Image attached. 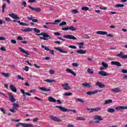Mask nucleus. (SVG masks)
Here are the masks:
<instances>
[{
	"label": "nucleus",
	"instance_id": "35",
	"mask_svg": "<svg viewBox=\"0 0 127 127\" xmlns=\"http://www.w3.org/2000/svg\"><path fill=\"white\" fill-rule=\"evenodd\" d=\"M107 112L108 113H115V112H116V110H115V109H114V108H108Z\"/></svg>",
	"mask_w": 127,
	"mask_h": 127
},
{
	"label": "nucleus",
	"instance_id": "18",
	"mask_svg": "<svg viewBox=\"0 0 127 127\" xmlns=\"http://www.w3.org/2000/svg\"><path fill=\"white\" fill-rule=\"evenodd\" d=\"M9 89L14 93H16L17 92V89L13 85H11L9 87Z\"/></svg>",
	"mask_w": 127,
	"mask_h": 127
},
{
	"label": "nucleus",
	"instance_id": "59",
	"mask_svg": "<svg viewBox=\"0 0 127 127\" xmlns=\"http://www.w3.org/2000/svg\"><path fill=\"white\" fill-rule=\"evenodd\" d=\"M67 127H77L74 126V125L68 124L67 125Z\"/></svg>",
	"mask_w": 127,
	"mask_h": 127
},
{
	"label": "nucleus",
	"instance_id": "53",
	"mask_svg": "<svg viewBox=\"0 0 127 127\" xmlns=\"http://www.w3.org/2000/svg\"><path fill=\"white\" fill-rule=\"evenodd\" d=\"M0 110L1 112H2L3 114H6V111L5 110H4V109L1 108H0Z\"/></svg>",
	"mask_w": 127,
	"mask_h": 127
},
{
	"label": "nucleus",
	"instance_id": "44",
	"mask_svg": "<svg viewBox=\"0 0 127 127\" xmlns=\"http://www.w3.org/2000/svg\"><path fill=\"white\" fill-rule=\"evenodd\" d=\"M95 112H99V111H101L102 110V107H98L94 108Z\"/></svg>",
	"mask_w": 127,
	"mask_h": 127
},
{
	"label": "nucleus",
	"instance_id": "1",
	"mask_svg": "<svg viewBox=\"0 0 127 127\" xmlns=\"http://www.w3.org/2000/svg\"><path fill=\"white\" fill-rule=\"evenodd\" d=\"M36 35H38L39 36L42 35L43 37H40V38L42 40H48L49 39H51V37L48 35V33L46 32H43L40 34H36Z\"/></svg>",
	"mask_w": 127,
	"mask_h": 127
},
{
	"label": "nucleus",
	"instance_id": "56",
	"mask_svg": "<svg viewBox=\"0 0 127 127\" xmlns=\"http://www.w3.org/2000/svg\"><path fill=\"white\" fill-rule=\"evenodd\" d=\"M5 20L6 21L8 22L11 21V20L10 19V18H9V17H5Z\"/></svg>",
	"mask_w": 127,
	"mask_h": 127
},
{
	"label": "nucleus",
	"instance_id": "27",
	"mask_svg": "<svg viewBox=\"0 0 127 127\" xmlns=\"http://www.w3.org/2000/svg\"><path fill=\"white\" fill-rule=\"evenodd\" d=\"M107 32L103 31H98L96 32V34H99L100 35H106L107 34Z\"/></svg>",
	"mask_w": 127,
	"mask_h": 127
},
{
	"label": "nucleus",
	"instance_id": "54",
	"mask_svg": "<svg viewBox=\"0 0 127 127\" xmlns=\"http://www.w3.org/2000/svg\"><path fill=\"white\" fill-rule=\"evenodd\" d=\"M71 12L73 14H76V13H78V10H76V9H74Z\"/></svg>",
	"mask_w": 127,
	"mask_h": 127
},
{
	"label": "nucleus",
	"instance_id": "36",
	"mask_svg": "<svg viewBox=\"0 0 127 127\" xmlns=\"http://www.w3.org/2000/svg\"><path fill=\"white\" fill-rule=\"evenodd\" d=\"M76 121H86V119L83 117H77L76 118Z\"/></svg>",
	"mask_w": 127,
	"mask_h": 127
},
{
	"label": "nucleus",
	"instance_id": "37",
	"mask_svg": "<svg viewBox=\"0 0 127 127\" xmlns=\"http://www.w3.org/2000/svg\"><path fill=\"white\" fill-rule=\"evenodd\" d=\"M87 73L88 74H94V71L93 70V69H91L90 68H88L87 69Z\"/></svg>",
	"mask_w": 127,
	"mask_h": 127
},
{
	"label": "nucleus",
	"instance_id": "31",
	"mask_svg": "<svg viewBox=\"0 0 127 127\" xmlns=\"http://www.w3.org/2000/svg\"><path fill=\"white\" fill-rule=\"evenodd\" d=\"M40 90L42 91H44L45 92H49V91H51V89H47L46 87H39Z\"/></svg>",
	"mask_w": 127,
	"mask_h": 127
},
{
	"label": "nucleus",
	"instance_id": "19",
	"mask_svg": "<svg viewBox=\"0 0 127 127\" xmlns=\"http://www.w3.org/2000/svg\"><path fill=\"white\" fill-rule=\"evenodd\" d=\"M56 108H59V109H60V110H62V112H68V111H69V109L65 108L62 107V106H56Z\"/></svg>",
	"mask_w": 127,
	"mask_h": 127
},
{
	"label": "nucleus",
	"instance_id": "6",
	"mask_svg": "<svg viewBox=\"0 0 127 127\" xmlns=\"http://www.w3.org/2000/svg\"><path fill=\"white\" fill-rule=\"evenodd\" d=\"M101 65H102V66L100 67V70H106V69H108V68L109 67V64H107L105 62H102L101 63Z\"/></svg>",
	"mask_w": 127,
	"mask_h": 127
},
{
	"label": "nucleus",
	"instance_id": "22",
	"mask_svg": "<svg viewBox=\"0 0 127 127\" xmlns=\"http://www.w3.org/2000/svg\"><path fill=\"white\" fill-rule=\"evenodd\" d=\"M116 111H120V110H127V106H118L115 108Z\"/></svg>",
	"mask_w": 127,
	"mask_h": 127
},
{
	"label": "nucleus",
	"instance_id": "3",
	"mask_svg": "<svg viewBox=\"0 0 127 127\" xmlns=\"http://www.w3.org/2000/svg\"><path fill=\"white\" fill-rule=\"evenodd\" d=\"M18 108H19V105L17 103H14L12 104V109H9V111L11 113H16L15 110L17 111Z\"/></svg>",
	"mask_w": 127,
	"mask_h": 127
},
{
	"label": "nucleus",
	"instance_id": "24",
	"mask_svg": "<svg viewBox=\"0 0 127 127\" xmlns=\"http://www.w3.org/2000/svg\"><path fill=\"white\" fill-rule=\"evenodd\" d=\"M76 53H78V54H86V52H87V51L86 50L80 49L76 51Z\"/></svg>",
	"mask_w": 127,
	"mask_h": 127
},
{
	"label": "nucleus",
	"instance_id": "33",
	"mask_svg": "<svg viewBox=\"0 0 127 127\" xmlns=\"http://www.w3.org/2000/svg\"><path fill=\"white\" fill-rule=\"evenodd\" d=\"M76 44L78 45L79 49H81V48H84V42L77 43Z\"/></svg>",
	"mask_w": 127,
	"mask_h": 127
},
{
	"label": "nucleus",
	"instance_id": "17",
	"mask_svg": "<svg viewBox=\"0 0 127 127\" xmlns=\"http://www.w3.org/2000/svg\"><path fill=\"white\" fill-rule=\"evenodd\" d=\"M96 86H97V87H99V88H105L106 87V85L103 84L102 82H100L99 81H97L96 84Z\"/></svg>",
	"mask_w": 127,
	"mask_h": 127
},
{
	"label": "nucleus",
	"instance_id": "57",
	"mask_svg": "<svg viewBox=\"0 0 127 127\" xmlns=\"http://www.w3.org/2000/svg\"><path fill=\"white\" fill-rule=\"evenodd\" d=\"M49 72H50V74H51V75H53V74H54L55 71L54 70L51 69L50 70Z\"/></svg>",
	"mask_w": 127,
	"mask_h": 127
},
{
	"label": "nucleus",
	"instance_id": "52",
	"mask_svg": "<svg viewBox=\"0 0 127 127\" xmlns=\"http://www.w3.org/2000/svg\"><path fill=\"white\" fill-rule=\"evenodd\" d=\"M81 9H82V10H85V11L89 10V7H82Z\"/></svg>",
	"mask_w": 127,
	"mask_h": 127
},
{
	"label": "nucleus",
	"instance_id": "61",
	"mask_svg": "<svg viewBox=\"0 0 127 127\" xmlns=\"http://www.w3.org/2000/svg\"><path fill=\"white\" fill-rule=\"evenodd\" d=\"M22 4H23V5H24V7H26L27 4H26V1H23L22 2Z\"/></svg>",
	"mask_w": 127,
	"mask_h": 127
},
{
	"label": "nucleus",
	"instance_id": "64",
	"mask_svg": "<svg viewBox=\"0 0 127 127\" xmlns=\"http://www.w3.org/2000/svg\"><path fill=\"white\" fill-rule=\"evenodd\" d=\"M25 71H26V72L28 71V70H29V67H28V66H26L25 68H24Z\"/></svg>",
	"mask_w": 127,
	"mask_h": 127
},
{
	"label": "nucleus",
	"instance_id": "10",
	"mask_svg": "<svg viewBox=\"0 0 127 127\" xmlns=\"http://www.w3.org/2000/svg\"><path fill=\"white\" fill-rule=\"evenodd\" d=\"M117 56L122 59H127V55H124V52H120V53L118 54Z\"/></svg>",
	"mask_w": 127,
	"mask_h": 127
},
{
	"label": "nucleus",
	"instance_id": "26",
	"mask_svg": "<svg viewBox=\"0 0 127 127\" xmlns=\"http://www.w3.org/2000/svg\"><path fill=\"white\" fill-rule=\"evenodd\" d=\"M48 100L49 102H50V103H56V99L51 96H49Z\"/></svg>",
	"mask_w": 127,
	"mask_h": 127
},
{
	"label": "nucleus",
	"instance_id": "38",
	"mask_svg": "<svg viewBox=\"0 0 127 127\" xmlns=\"http://www.w3.org/2000/svg\"><path fill=\"white\" fill-rule=\"evenodd\" d=\"M76 100L77 102H79V103H85L84 100L82 98H76Z\"/></svg>",
	"mask_w": 127,
	"mask_h": 127
},
{
	"label": "nucleus",
	"instance_id": "25",
	"mask_svg": "<svg viewBox=\"0 0 127 127\" xmlns=\"http://www.w3.org/2000/svg\"><path fill=\"white\" fill-rule=\"evenodd\" d=\"M111 91L114 93H120L121 92V89L119 87H116L115 88L111 89Z\"/></svg>",
	"mask_w": 127,
	"mask_h": 127
},
{
	"label": "nucleus",
	"instance_id": "5",
	"mask_svg": "<svg viewBox=\"0 0 127 127\" xmlns=\"http://www.w3.org/2000/svg\"><path fill=\"white\" fill-rule=\"evenodd\" d=\"M62 30H64V31H66L67 30H70L71 31H75L77 30V28L74 26H70V27H67L65 28H62Z\"/></svg>",
	"mask_w": 127,
	"mask_h": 127
},
{
	"label": "nucleus",
	"instance_id": "58",
	"mask_svg": "<svg viewBox=\"0 0 127 127\" xmlns=\"http://www.w3.org/2000/svg\"><path fill=\"white\" fill-rule=\"evenodd\" d=\"M29 2H30V3H32L33 2H36V0H29Z\"/></svg>",
	"mask_w": 127,
	"mask_h": 127
},
{
	"label": "nucleus",
	"instance_id": "48",
	"mask_svg": "<svg viewBox=\"0 0 127 127\" xmlns=\"http://www.w3.org/2000/svg\"><path fill=\"white\" fill-rule=\"evenodd\" d=\"M68 48H71V49H77V47L73 45H70L68 46Z\"/></svg>",
	"mask_w": 127,
	"mask_h": 127
},
{
	"label": "nucleus",
	"instance_id": "2",
	"mask_svg": "<svg viewBox=\"0 0 127 127\" xmlns=\"http://www.w3.org/2000/svg\"><path fill=\"white\" fill-rule=\"evenodd\" d=\"M20 126H21L22 127H34V125L32 124H27V123H19V124H17L16 125V127H20Z\"/></svg>",
	"mask_w": 127,
	"mask_h": 127
},
{
	"label": "nucleus",
	"instance_id": "46",
	"mask_svg": "<svg viewBox=\"0 0 127 127\" xmlns=\"http://www.w3.org/2000/svg\"><path fill=\"white\" fill-rule=\"evenodd\" d=\"M124 6H125V5L122 4H117L116 5V7H124Z\"/></svg>",
	"mask_w": 127,
	"mask_h": 127
},
{
	"label": "nucleus",
	"instance_id": "32",
	"mask_svg": "<svg viewBox=\"0 0 127 127\" xmlns=\"http://www.w3.org/2000/svg\"><path fill=\"white\" fill-rule=\"evenodd\" d=\"M44 82H47V83H55L56 80L54 79H45Z\"/></svg>",
	"mask_w": 127,
	"mask_h": 127
},
{
	"label": "nucleus",
	"instance_id": "39",
	"mask_svg": "<svg viewBox=\"0 0 127 127\" xmlns=\"http://www.w3.org/2000/svg\"><path fill=\"white\" fill-rule=\"evenodd\" d=\"M33 30L35 33H40V30L36 28H33Z\"/></svg>",
	"mask_w": 127,
	"mask_h": 127
},
{
	"label": "nucleus",
	"instance_id": "21",
	"mask_svg": "<svg viewBox=\"0 0 127 127\" xmlns=\"http://www.w3.org/2000/svg\"><path fill=\"white\" fill-rule=\"evenodd\" d=\"M54 49H55L56 50H57L58 51H59V52H60L61 53H65V54L68 53L67 51H64L63 49H60V48L55 47Z\"/></svg>",
	"mask_w": 127,
	"mask_h": 127
},
{
	"label": "nucleus",
	"instance_id": "4",
	"mask_svg": "<svg viewBox=\"0 0 127 127\" xmlns=\"http://www.w3.org/2000/svg\"><path fill=\"white\" fill-rule=\"evenodd\" d=\"M93 119L95 121L96 124H99L100 122L103 121V118H102V116L99 115H95L93 117Z\"/></svg>",
	"mask_w": 127,
	"mask_h": 127
},
{
	"label": "nucleus",
	"instance_id": "23",
	"mask_svg": "<svg viewBox=\"0 0 127 127\" xmlns=\"http://www.w3.org/2000/svg\"><path fill=\"white\" fill-rule=\"evenodd\" d=\"M111 65H116V66H118V67H121L122 64L118 62L112 61L111 62Z\"/></svg>",
	"mask_w": 127,
	"mask_h": 127
},
{
	"label": "nucleus",
	"instance_id": "45",
	"mask_svg": "<svg viewBox=\"0 0 127 127\" xmlns=\"http://www.w3.org/2000/svg\"><path fill=\"white\" fill-rule=\"evenodd\" d=\"M72 66H73V67H79V64L78 63H73L72 64Z\"/></svg>",
	"mask_w": 127,
	"mask_h": 127
},
{
	"label": "nucleus",
	"instance_id": "7",
	"mask_svg": "<svg viewBox=\"0 0 127 127\" xmlns=\"http://www.w3.org/2000/svg\"><path fill=\"white\" fill-rule=\"evenodd\" d=\"M64 38L72 40H77V38L72 35H65L64 36Z\"/></svg>",
	"mask_w": 127,
	"mask_h": 127
},
{
	"label": "nucleus",
	"instance_id": "50",
	"mask_svg": "<svg viewBox=\"0 0 127 127\" xmlns=\"http://www.w3.org/2000/svg\"><path fill=\"white\" fill-rule=\"evenodd\" d=\"M27 18H28V19H29V20H32L33 18H34V17H33V15H30V17L27 16Z\"/></svg>",
	"mask_w": 127,
	"mask_h": 127
},
{
	"label": "nucleus",
	"instance_id": "34",
	"mask_svg": "<svg viewBox=\"0 0 127 127\" xmlns=\"http://www.w3.org/2000/svg\"><path fill=\"white\" fill-rule=\"evenodd\" d=\"M112 103H113V100L112 99H108L104 101V105L112 104Z\"/></svg>",
	"mask_w": 127,
	"mask_h": 127
},
{
	"label": "nucleus",
	"instance_id": "13",
	"mask_svg": "<svg viewBox=\"0 0 127 127\" xmlns=\"http://www.w3.org/2000/svg\"><path fill=\"white\" fill-rule=\"evenodd\" d=\"M9 16L13 18V19H19V17L17 16V14L14 13H12L11 14H8Z\"/></svg>",
	"mask_w": 127,
	"mask_h": 127
},
{
	"label": "nucleus",
	"instance_id": "60",
	"mask_svg": "<svg viewBox=\"0 0 127 127\" xmlns=\"http://www.w3.org/2000/svg\"><path fill=\"white\" fill-rule=\"evenodd\" d=\"M2 40L5 41V37H0V41H2Z\"/></svg>",
	"mask_w": 127,
	"mask_h": 127
},
{
	"label": "nucleus",
	"instance_id": "28",
	"mask_svg": "<svg viewBox=\"0 0 127 127\" xmlns=\"http://www.w3.org/2000/svg\"><path fill=\"white\" fill-rule=\"evenodd\" d=\"M33 29L32 28H25L22 30V31H24V32H31V31H32Z\"/></svg>",
	"mask_w": 127,
	"mask_h": 127
},
{
	"label": "nucleus",
	"instance_id": "20",
	"mask_svg": "<svg viewBox=\"0 0 127 127\" xmlns=\"http://www.w3.org/2000/svg\"><path fill=\"white\" fill-rule=\"evenodd\" d=\"M66 72L67 73H70V74H72L73 76H76V73H75L72 69L70 68H66L65 69Z\"/></svg>",
	"mask_w": 127,
	"mask_h": 127
},
{
	"label": "nucleus",
	"instance_id": "51",
	"mask_svg": "<svg viewBox=\"0 0 127 127\" xmlns=\"http://www.w3.org/2000/svg\"><path fill=\"white\" fill-rule=\"evenodd\" d=\"M17 79H18V80L21 79L22 81H23V80H24V78L23 77H21V76H20V75H17Z\"/></svg>",
	"mask_w": 127,
	"mask_h": 127
},
{
	"label": "nucleus",
	"instance_id": "47",
	"mask_svg": "<svg viewBox=\"0 0 127 127\" xmlns=\"http://www.w3.org/2000/svg\"><path fill=\"white\" fill-rule=\"evenodd\" d=\"M67 23L66 22H62L59 24L60 26H63L64 25H66Z\"/></svg>",
	"mask_w": 127,
	"mask_h": 127
},
{
	"label": "nucleus",
	"instance_id": "8",
	"mask_svg": "<svg viewBox=\"0 0 127 127\" xmlns=\"http://www.w3.org/2000/svg\"><path fill=\"white\" fill-rule=\"evenodd\" d=\"M50 118L51 120H52V121H54L55 122H62V120L59 119L57 117H55V116L51 115L50 116Z\"/></svg>",
	"mask_w": 127,
	"mask_h": 127
},
{
	"label": "nucleus",
	"instance_id": "11",
	"mask_svg": "<svg viewBox=\"0 0 127 127\" xmlns=\"http://www.w3.org/2000/svg\"><path fill=\"white\" fill-rule=\"evenodd\" d=\"M98 74L100 76H102V77H107V76H109L108 72L103 70H101L98 72Z\"/></svg>",
	"mask_w": 127,
	"mask_h": 127
},
{
	"label": "nucleus",
	"instance_id": "41",
	"mask_svg": "<svg viewBox=\"0 0 127 127\" xmlns=\"http://www.w3.org/2000/svg\"><path fill=\"white\" fill-rule=\"evenodd\" d=\"M1 75H2L3 77H5L6 78L9 77V73H5L4 72H2Z\"/></svg>",
	"mask_w": 127,
	"mask_h": 127
},
{
	"label": "nucleus",
	"instance_id": "9",
	"mask_svg": "<svg viewBox=\"0 0 127 127\" xmlns=\"http://www.w3.org/2000/svg\"><path fill=\"white\" fill-rule=\"evenodd\" d=\"M99 92H102V90H95L93 91L87 92H86V94L88 96H91L92 95H94V94H97V93H99Z\"/></svg>",
	"mask_w": 127,
	"mask_h": 127
},
{
	"label": "nucleus",
	"instance_id": "30",
	"mask_svg": "<svg viewBox=\"0 0 127 127\" xmlns=\"http://www.w3.org/2000/svg\"><path fill=\"white\" fill-rule=\"evenodd\" d=\"M82 85L83 87H87L88 88H90V87H91V85H92V83H83L82 84Z\"/></svg>",
	"mask_w": 127,
	"mask_h": 127
},
{
	"label": "nucleus",
	"instance_id": "62",
	"mask_svg": "<svg viewBox=\"0 0 127 127\" xmlns=\"http://www.w3.org/2000/svg\"><path fill=\"white\" fill-rule=\"evenodd\" d=\"M20 121V119H17V120L12 119V122H16L17 123H18V122H19Z\"/></svg>",
	"mask_w": 127,
	"mask_h": 127
},
{
	"label": "nucleus",
	"instance_id": "55",
	"mask_svg": "<svg viewBox=\"0 0 127 127\" xmlns=\"http://www.w3.org/2000/svg\"><path fill=\"white\" fill-rule=\"evenodd\" d=\"M11 43H12V44H16V41L15 40H11Z\"/></svg>",
	"mask_w": 127,
	"mask_h": 127
},
{
	"label": "nucleus",
	"instance_id": "42",
	"mask_svg": "<svg viewBox=\"0 0 127 127\" xmlns=\"http://www.w3.org/2000/svg\"><path fill=\"white\" fill-rule=\"evenodd\" d=\"M5 7H6V3H4L2 5V12H4Z\"/></svg>",
	"mask_w": 127,
	"mask_h": 127
},
{
	"label": "nucleus",
	"instance_id": "63",
	"mask_svg": "<svg viewBox=\"0 0 127 127\" xmlns=\"http://www.w3.org/2000/svg\"><path fill=\"white\" fill-rule=\"evenodd\" d=\"M122 72L124 74H127V69H123L122 70Z\"/></svg>",
	"mask_w": 127,
	"mask_h": 127
},
{
	"label": "nucleus",
	"instance_id": "12",
	"mask_svg": "<svg viewBox=\"0 0 127 127\" xmlns=\"http://www.w3.org/2000/svg\"><path fill=\"white\" fill-rule=\"evenodd\" d=\"M9 100L11 102V103H14L15 101H16V99H14V96L11 94V93H9Z\"/></svg>",
	"mask_w": 127,
	"mask_h": 127
},
{
	"label": "nucleus",
	"instance_id": "43",
	"mask_svg": "<svg viewBox=\"0 0 127 127\" xmlns=\"http://www.w3.org/2000/svg\"><path fill=\"white\" fill-rule=\"evenodd\" d=\"M61 20L57 19L55 20L54 23H52V24H58V23H60Z\"/></svg>",
	"mask_w": 127,
	"mask_h": 127
},
{
	"label": "nucleus",
	"instance_id": "40",
	"mask_svg": "<svg viewBox=\"0 0 127 127\" xmlns=\"http://www.w3.org/2000/svg\"><path fill=\"white\" fill-rule=\"evenodd\" d=\"M86 111H89V113H94L95 112V108H86Z\"/></svg>",
	"mask_w": 127,
	"mask_h": 127
},
{
	"label": "nucleus",
	"instance_id": "15",
	"mask_svg": "<svg viewBox=\"0 0 127 127\" xmlns=\"http://www.w3.org/2000/svg\"><path fill=\"white\" fill-rule=\"evenodd\" d=\"M62 87H63L64 90H65V91H67L68 90H70L71 89V87L69 86V84L65 83V84H62Z\"/></svg>",
	"mask_w": 127,
	"mask_h": 127
},
{
	"label": "nucleus",
	"instance_id": "29",
	"mask_svg": "<svg viewBox=\"0 0 127 127\" xmlns=\"http://www.w3.org/2000/svg\"><path fill=\"white\" fill-rule=\"evenodd\" d=\"M18 49L20 50V51L21 52H22V53H24L25 54H26L27 55H29V54L28 53H27V52L26 51H25V50H24L23 48L19 47Z\"/></svg>",
	"mask_w": 127,
	"mask_h": 127
},
{
	"label": "nucleus",
	"instance_id": "49",
	"mask_svg": "<svg viewBox=\"0 0 127 127\" xmlns=\"http://www.w3.org/2000/svg\"><path fill=\"white\" fill-rule=\"evenodd\" d=\"M73 95V93H65L64 94V96H72Z\"/></svg>",
	"mask_w": 127,
	"mask_h": 127
},
{
	"label": "nucleus",
	"instance_id": "14",
	"mask_svg": "<svg viewBox=\"0 0 127 127\" xmlns=\"http://www.w3.org/2000/svg\"><path fill=\"white\" fill-rule=\"evenodd\" d=\"M28 7L30 9H32V10H34V11H36L37 12H40L41 11V9L38 7H33L30 5H29Z\"/></svg>",
	"mask_w": 127,
	"mask_h": 127
},
{
	"label": "nucleus",
	"instance_id": "16",
	"mask_svg": "<svg viewBox=\"0 0 127 127\" xmlns=\"http://www.w3.org/2000/svg\"><path fill=\"white\" fill-rule=\"evenodd\" d=\"M41 47L42 48H44V49L46 50V51H50V53L52 54V55H54V51H53V50H50L49 49V48H48V47H45L44 45H42Z\"/></svg>",
	"mask_w": 127,
	"mask_h": 127
}]
</instances>
